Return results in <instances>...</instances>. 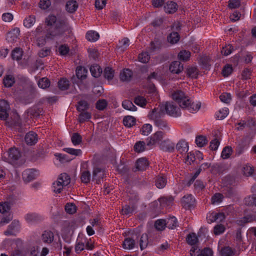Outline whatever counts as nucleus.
Returning a JSON list of instances; mask_svg holds the SVG:
<instances>
[{"mask_svg":"<svg viewBox=\"0 0 256 256\" xmlns=\"http://www.w3.org/2000/svg\"><path fill=\"white\" fill-rule=\"evenodd\" d=\"M58 180H60L64 186H68L70 182V178L66 173L60 174Z\"/></svg>","mask_w":256,"mask_h":256,"instance_id":"nucleus-36","label":"nucleus"},{"mask_svg":"<svg viewBox=\"0 0 256 256\" xmlns=\"http://www.w3.org/2000/svg\"><path fill=\"white\" fill-rule=\"evenodd\" d=\"M224 170L225 168L222 164L216 163L211 166L210 172L212 174H220L223 173Z\"/></svg>","mask_w":256,"mask_h":256,"instance_id":"nucleus-20","label":"nucleus"},{"mask_svg":"<svg viewBox=\"0 0 256 256\" xmlns=\"http://www.w3.org/2000/svg\"><path fill=\"white\" fill-rule=\"evenodd\" d=\"M160 148L164 151L172 152L174 150L175 144L167 140L161 142Z\"/></svg>","mask_w":256,"mask_h":256,"instance_id":"nucleus-10","label":"nucleus"},{"mask_svg":"<svg viewBox=\"0 0 256 256\" xmlns=\"http://www.w3.org/2000/svg\"><path fill=\"white\" fill-rule=\"evenodd\" d=\"M232 68L231 65L226 64L223 68L222 74L224 77L228 76L232 74Z\"/></svg>","mask_w":256,"mask_h":256,"instance_id":"nucleus-63","label":"nucleus"},{"mask_svg":"<svg viewBox=\"0 0 256 256\" xmlns=\"http://www.w3.org/2000/svg\"><path fill=\"white\" fill-rule=\"evenodd\" d=\"M242 172L244 174L245 176H250L254 172V169L253 167L251 166L250 165L246 164L243 166Z\"/></svg>","mask_w":256,"mask_h":256,"instance_id":"nucleus-53","label":"nucleus"},{"mask_svg":"<svg viewBox=\"0 0 256 256\" xmlns=\"http://www.w3.org/2000/svg\"><path fill=\"white\" fill-rule=\"evenodd\" d=\"M198 70L196 67H191L187 69V74L192 78H197Z\"/></svg>","mask_w":256,"mask_h":256,"instance_id":"nucleus-55","label":"nucleus"},{"mask_svg":"<svg viewBox=\"0 0 256 256\" xmlns=\"http://www.w3.org/2000/svg\"><path fill=\"white\" fill-rule=\"evenodd\" d=\"M114 70L110 67H106L104 71V76L108 80H112L114 76Z\"/></svg>","mask_w":256,"mask_h":256,"instance_id":"nucleus-42","label":"nucleus"},{"mask_svg":"<svg viewBox=\"0 0 256 256\" xmlns=\"http://www.w3.org/2000/svg\"><path fill=\"white\" fill-rule=\"evenodd\" d=\"M224 196L222 194L216 193L211 198L212 203L215 204H218L222 202Z\"/></svg>","mask_w":256,"mask_h":256,"instance_id":"nucleus-60","label":"nucleus"},{"mask_svg":"<svg viewBox=\"0 0 256 256\" xmlns=\"http://www.w3.org/2000/svg\"><path fill=\"white\" fill-rule=\"evenodd\" d=\"M228 114V109L226 108L219 110L216 114V118L219 120L225 118Z\"/></svg>","mask_w":256,"mask_h":256,"instance_id":"nucleus-52","label":"nucleus"},{"mask_svg":"<svg viewBox=\"0 0 256 256\" xmlns=\"http://www.w3.org/2000/svg\"><path fill=\"white\" fill-rule=\"evenodd\" d=\"M181 202L184 208H190L194 205L195 199L192 194H187L182 197Z\"/></svg>","mask_w":256,"mask_h":256,"instance_id":"nucleus-7","label":"nucleus"},{"mask_svg":"<svg viewBox=\"0 0 256 256\" xmlns=\"http://www.w3.org/2000/svg\"><path fill=\"white\" fill-rule=\"evenodd\" d=\"M90 69L92 75L95 78L99 77L102 72V68L98 64L92 66Z\"/></svg>","mask_w":256,"mask_h":256,"instance_id":"nucleus-27","label":"nucleus"},{"mask_svg":"<svg viewBox=\"0 0 256 256\" xmlns=\"http://www.w3.org/2000/svg\"><path fill=\"white\" fill-rule=\"evenodd\" d=\"M256 222V214H249L245 216L242 218L238 220V224L240 225H244L245 224L249 222Z\"/></svg>","mask_w":256,"mask_h":256,"instance_id":"nucleus-18","label":"nucleus"},{"mask_svg":"<svg viewBox=\"0 0 256 256\" xmlns=\"http://www.w3.org/2000/svg\"><path fill=\"white\" fill-rule=\"evenodd\" d=\"M190 56V52L186 50H183L180 51L178 54V57L179 59L183 61H187L188 60Z\"/></svg>","mask_w":256,"mask_h":256,"instance_id":"nucleus-49","label":"nucleus"},{"mask_svg":"<svg viewBox=\"0 0 256 256\" xmlns=\"http://www.w3.org/2000/svg\"><path fill=\"white\" fill-rule=\"evenodd\" d=\"M71 140L74 145H78L82 142V137L78 133L74 132L72 134Z\"/></svg>","mask_w":256,"mask_h":256,"instance_id":"nucleus-46","label":"nucleus"},{"mask_svg":"<svg viewBox=\"0 0 256 256\" xmlns=\"http://www.w3.org/2000/svg\"><path fill=\"white\" fill-rule=\"evenodd\" d=\"M50 85V82L48 79L46 78H41L38 82V86L42 88H48Z\"/></svg>","mask_w":256,"mask_h":256,"instance_id":"nucleus-59","label":"nucleus"},{"mask_svg":"<svg viewBox=\"0 0 256 256\" xmlns=\"http://www.w3.org/2000/svg\"><path fill=\"white\" fill-rule=\"evenodd\" d=\"M150 58V56L148 52H142L138 55V60L142 63L148 62Z\"/></svg>","mask_w":256,"mask_h":256,"instance_id":"nucleus-57","label":"nucleus"},{"mask_svg":"<svg viewBox=\"0 0 256 256\" xmlns=\"http://www.w3.org/2000/svg\"><path fill=\"white\" fill-rule=\"evenodd\" d=\"M108 102L106 100H99L96 104V108L99 110H104L107 106Z\"/></svg>","mask_w":256,"mask_h":256,"instance_id":"nucleus-50","label":"nucleus"},{"mask_svg":"<svg viewBox=\"0 0 256 256\" xmlns=\"http://www.w3.org/2000/svg\"><path fill=\"white\" fill-rule=\"evenodd\" d=\"M36 22V18L34 16H29L24 20V25L26 28H30Z\"/></svg>","mask_w":256,"mask_h":256,"instance_id":"nucleus-43","label":"nucleus"},{"mask_svg":"<svg viewBox=\"0 0 256 256\" xmlns=\"http://www.w3.org/2000/svg\"><path fill=\"white\" fill-rule=\"evenodd\" d=\"M24 140L27 144L34 145L38 142V135L36 132H30L26 134Z\"/></svg>","mask_w":256,"mask_h":256,"instance_id":"nucleus-11","label":"nucleus"},{"mask_svg":"<svg viewBox=\"0 0 256 256\" xmlns=\"http://www.w3.org/2000/svg\"><path fill=\"white\" fill-rule=\"evenodd\" d=\"M78 4L76 1L70 0L66 2V10L70 14L74 13L78 8Z\"/></svg>","mask_w":256,"mask_h":256,"instance_id":"nucleus-15","label":"nucleus"},{"mask_svg":"<svg viewBox=\"0 0 256 256\" xmlns=\"http://www.w3.org/2000/svg\"><path fill=\"white\" fill-rule=\"evenodd\" d=\"M180 39V36L176 32H172L170 34L168 37L167 40L168 42L171 44H176Z\"/></svg>","mask_w":256,"mask_h":256,"instance_id":"nucleus-24","label":"nucleus"},{"mask_svg":"<svg viewBox=\"0 0 256 256\" xmlns=\"http://www.w3.org/2000/svg\"><path fill=\"white\" fill-rule=\"evenodd\" d=\"M172 98L176 101L180 106L182 109H186L190 112H197L200 108V102L194 103L192 102L188 96H186L184 93L180 90H177L172 94Z\"/></svg>","mask_w":256,"mask_h":256,"instance_id":"nucleus-1","label":"nucleus"},{"mask_svg":"<svg viewBox=\"0 0 256 256\" xmlns=\"http://www.w3.org/2000/svg\"><path fill=\"white\" fill-rule=\"evenodd\" d=\"M178 4L176 2L170 1L168 2L164 6V10L166 13L173 14L178 10Z\"/></svg>","mask_w":256,"mask_h":256,"instance_id":"nucleus-19","label":"nucleus"},{"mask_svg":"<svg viewBox=\"0 0 256 256\" xmlns=\"http://www.w3.org/2000/svg\"><path fill=\"white\" fill-rule=\"evenodd\" d=\"M91 114L86 111L80 112L78 116V121L80 123H82L85 121L90 120L91 118Z\"/></svg>","mask_w":256,"mask_h":256,"instance_id":"nucleus-41","label":"nucleus"},{"mask_svg":"<svg viewBox=\"0 0 256 256\" xmlns=\"http://www.w3.org/2000/svg\"><path fill=\"white\" fill-rule=\"evenodd\" d=\"M169 70L172 74H179L183 70L184 66L180 62L174 61L170 64Z\"/></svg>","mask_w":256,"mask_h":256,"instance_id":"nucleus-9","label":"nucleus"},{"mask_svg":"<svg viewBox=\"0 0 256 256\" xmlns=\"http://www.w3.org/2000/svg\"><path fill=\"white\" fill-rule=\"evenodd\" d=\"M64 186L58 180L53 183L54 192L56 193L60 194L61 192L63 187Z\"/></svg>","mask_w":256,"mask_h":256,"instance_id":"nucleus-58","label":"nucleus"},{"mask_svg":"<svg viewBox=\"0 0 256 256\" xmlns=\"http://www.w3.org/2000/svg\"><path fill=\"white\" fill-rule=\"evenodd\" d=\"M132 72L129 69H124L120 74V80L124 81H130L132 77Z\"/></svg>","mask_w":256,"mask_h":256,"instance_id":"nucleus-26","label":"nucleus"},{"mask_svg":"<svg viewBox=\"0 0 256 256\" xmlns=\"http://www.w3.org/2000/svg\"><path fill=\"white\" fill-rule=\"evenodd\" d=\"M68 30V23L67 20L64 18H58L57 22L55 24V30L52 32V36H59Z\"/></svg>","mask_w":256,"mask_h":256,"instance_id":"nucleus-3","label":"nucleus"},{"mask_svg":"<svg viewBox=\"0 0 256 256\" xmlns=\"http://www.w3.org/2000/svg\"><path fill=\"white\" fill-rule=\"evenodd\" d=\"M165 220L166 222V227L169 229H174L178 226V221L174 216L170 217Z\"/></svg>","mask_w":256,"mask_h":256,"instance_id":"nucleus-34","label":"nucleus"},{"mask_svg":"<svg viewBox=\"0 0 256 256\" xmlns=\"http://www.w3.org/2000/svg\"><path fill=\"white\" fill-rule=\"evenodd\" d=\"M19 30H14L13 31L10 32L8 33L6 35V40H7L11 43H12L16 40L18 35L19 34Z\"/></svg>","mask_w":256,"mask_h":256,"instance_id":"nucleus-28","label":"nucleus"},{"mask_svg":"<svg viewBox=\"0 0 256 256\" xmlns=\"http://www.w3.org/2000/svg\"><path fill=\"white\" fill-rule=\"evenodd\" d=\"M15 82V78L12 75L8 74L4 76L3 83L6 87H11Z\"/></svg>","mask_w":256,"mask_h":256,"instance_id":"nucleus-30","label":"nucleus"},{"mask_svg":"<svg viewBox=\"0 0 256 256\" xmlns=\"http://www.w3.org/2000/svg\"><path fill=\"white\" fill-rule=\"evenodd\" d=\"M166 222L165 220L160 219L156 221L154 226L158 230H162L166 227Z\"/></svg>","mask_w":256,"mask_h":256,"instance_id":"nucleus-47","label":"nucleus"},{"mask_svg":"<svg viewBox=\"0 0 256 256\" xmlns=\"http://www.w3.org/2000/svg\"><path fill=\"white\" fill-rule=\"evenodd\" d=\"M135 240L130 238H126L123 242V248L126 250H131L134 247Z\"/></svg>","mask_w":256,"mask_h":256,"instance_id":"nucleus-31","label":"nucleus"},{"mask_svg":"<svg viewBox=\"0 0 256 256\" xmlns=\"http://www.w3.org/2000/svg\"><path fill=\"white\" fill-rule=\"evenodd\" d=\"M148 166V160L144 158H139L137 160L136 164V168L138 170H144Z\"/></svg>","mask_w":256,"mask_h":256,"instance_id":"nucleus-16","label":"nucleus"},{"mask_svg":"<svg viewBox=\"0 0 256 256\" xmlns=\"http://www.w3.org/2000/svg\"><path fill=\"white\" fill-rule=\"evenodd\" d=\"M42 108L36 106L30 108L27 110L28 116H30L33 118L38 117L40 114H42Z\"/></svg>","mask_w":256,"mask_h":256,"instance_id":"nucleus-17","label":"nucleus"},{"mask_svg":"<svg viewBox=\"0 0 256 256\" xmlns=\"http://www.w3.org/2000/svg\"><path fill=\"white\" fill-rule=\"evenodd\" d=\"M82 182L85 184H88L90 181V174L88 171H84L82 173L80 177Z\"/></svg>","mask_w":256,"mask_h":256,"instance_id":"nucleus-62","label":"nucleus"},{"mask_svg":"<svg viewBox=\"0 0 256 256\" xmlns=\"http://www.w3.org/2000/svg\"><path fill=\"white\" fill-rule=\"evenodd\" d=\"M86 36L88 41L95 42L98 39L100 36L96 32L90 30L87 32Z\"/></svg>","mask_w":256,"mask_h":256,"instance_id":"nucleus-37","label":"nucleus"},{"mask_svg":"<svg viewBox=\"0 0 256 256\" xmlns=\"http://www.w3.org/2000/svg\"><path fill=\"white\" fill-rule=\"evenodd\" d=\"M22 49L20 48H16L12 50L11 56L14 60L19 61L22 59Z\"/></svg>","mask_w":256,"mask_h":256,"instance_id":"nucleus-25","label":"nucleus"},{"mask_svg":"<svg viewBox=\"0 0 256 256\" xmlns=\"http://www.w3.org/2000/svg\"><path fill=\"white\" fill-rule=\"evenodd\" d=\"M166 178L163 174L158 176L156 178V186L158 188H164L166 186Z\"/></svg>","mask_w":256,"mask_h":256,"instance_id":"nucleus-21","label":"nucleus"},{"mask_svg":"<svg viewBox=\"0 0 256 256\" xmlns=\"http://www.w3.org/2000/svg\"><path fill=\"white\" fill-rule=\"evenodd\" d=\"M8 159L10 163H14L21 156V154L18 148H10L7 152Z\"/></svg>","mask_w":256,"mask_h":256,"instance_id":"nucleus-6","label":"nucleus"},{"mask_svg":"<svg viewBox=\"0 0 256 256\" xmlns=\"http://www.w3.org/2000/svg\"><path fill=\"white\" fill-rule=\"evenodd\" d=\"M244 204L253 208L252 211L256 212V194H252L245 198Z\"/></svg>","mask_w":256,"mask_h":256,"instance_id":"nucleus-13","label":"nucleus"},{"mask_svg":"<svg viewBox=\"0 0 256 256\" xmlns=\"http://www.w3.org/2000/svg\"><path fill=\"white\" fill-rule=\"evenodd\" d=\"M25 220L28 222H36L42 220V217L36 213H28L25 216Z\"/></svg>","mask_w":256,"mask_h":256,"instance_id":"nucleus-22","label":"nucleus"},{"mask_svg":"<svg viewBox=\"0 0 256 256\" xmlns=\"http://www.w3.org/2000/svg\"><path fill=\"white\" fill-rule=\"evenodd\" d=\"M164 106L162 105L160 108H155L150 111L149 112L148 117L149 119L155 122L156 120H159L164 118Z\"/></svg>","mask_w":256,"mask_h":256,"instance_id":"nucleus-5","label":"nucleus"},{"mask_svg":"<svg viewBox=\"0 0 256 256\" xmlns=\"http://www.w3.org/2000/svg\"><path fill=\"white\" fill-rule=\"evenodd\" d=\"M54 234L50 230H46L42 236V238L44 242L50 244L54 240Z\"/></svg>","mask_w":256,"mask_h":256,"instance_id":"nucleus-23","label":"nucleus"},{"mask_svg":"<svg viewBox=\"0 0 256 256\" xmlns=\"http://www.w3.org/2000/svg\"><path fill=\"white\" fill-rule=\"evenodd\" d=\"M176 150L180 154L187 152L188 150V144L184 140H180L176 146Z\"/></svg>","mask_w":256,"mask_h":256,"instance_id":"nucleus-14","label":"nucleus"},{"mask_svg":"<svg viewBox=\"0 0 256 256\" xmlns=\"http://www.w3.org/2000/svg\"><path fill=\"white\" fill-rule=\"evenodd\" d=\"M198 238L194 233L190 234L186 238L187 242L190 245H194L198 242Z\"/></svg>","mask_w":256,"mask_h":256,"instance_id":"nucleus-51","label":"nucleus"},{"mask_svg":"<svg viewBox=\"0 0 256 256\" xmlns=\"http://www.w3.org/2000/svg\"><path fill=\"white\" fill-rule=\"evenodd\" d=\"M232 152V148L230 146H226L224 148L222 154L221 156L224 159H226L230 158Z\"/></svg>","mask_w":256,"mask_h":256,"instance_id":"nucleus-56","label":"nucleus"},{"mask_svg":"<svg viewBox=\"0 0 256 256\" xmlns=\"http://www.w3.org/2000/svg\"><path fill=\"white\" fill-rule=\"evenodd\" d=\"M136 118L130 116H128L124 117L123 119L124 124L127 127H132L136 124Z\"/></svg>","mask_w":256,"mask_h":256,"instance_id":"nucleus-33","label":"nucleus"},{"mask_svg":"<svg viewBox=\"0 0 256 256\" xmlns=\"http://www.w3.org/2000/svg\"><path fill=\"white\" fill-rule=\"evenodd\" d=\"M154 124L155 126H158L160 129L168 130H170L167 122L164 119V118L159 120H156V121L154 122Z\"/></svg>","mask_w":256,"mask_h":256,"instance_id":"nucleus-32","label":"nucleus"},{"mask_svg":"<svg viewBox=\"0 0 256 256\" xmlns=\"http://www.w3.org/2000/svg\"><path fill=\"white\" fill-rule=\"evenodd\" d=\"M122 107L127 110L130 111H136L137 108L130 100H126L122 102Z\"/></svg>","mask_w":256,"mask_h":256,"instance_id":"nucleus-38","label":"nucleus"},{"mask_svg":"<svg viewBox=\"0 0 256 256\" xmlns=\"http://www.w3.org/2000/svg\"><path fill=\"white\" fill-rule=\"evenodd\" d=\"M89 108V104L86 100H82L78 102V110L80 112L86 111Z\"/></svg>","mask_w":256,"mask_h":256,"instance_id":"nucleus-48","label":"nucleus"},{"mask_svg":"<svg viewBox=\"0 0 256 256\" xmlns=\"http://www.w3.org/2000/svg\"><path fill=\"white\" fill-rule=\"evenodd\" d=\"M58 86L60 90H64L68 88L70 82L66 78L60 79L58 82Z\"/></svg>","mask_w":256,"mask_h":256,"instance_id":"nucleus-45","label":"nucleus"},{"mask_svg":"<svg viewBox=\"0 0 256 256\" xmlns=\"http://www.w3.org/2000/svg\"><path fill=\"white\" fill-rule=\"evenodd\" d=\"M164 106V110H165L168 114L173 116L178 117L181 114L180 108L176 106L173 102H167Z\"/></svg>","mask_w":256,"mask_h":256,"instance_id":"nucleus-4","label":"nucleus"},{"mask_svg":"<svg viewBox=\"0 0 256 256\" xmlns=\"http://www.w3.org/2000/svg\"><path fill=\"white\" fill-rule=\"evenodd\" d=\"M174 200V198L172 196L162 197L158 199V201L162 206H170L172 205Z\"/></svg>","mask_w":256,"mask_h":256,"instance_id":"nucleus-29","label":"nucleus"},{"mask_svg":"<svg viewBox=\"0 0 256 256\" xmlns=\"http://www.w3.org/2000/svg\"><path fill=\"white\" fill-rule=\"evenodd\" d=\"M195 142L196 144L198 147H203L208 144V140L206 136L200 135L196 138Z\"/></svg>","mask_w":256,"mask_h":256,"instance_id":"nucleus-35","label":"nucleus"},{"mask_svg":"<svg viewBox=\"0 0 256 256\" xmlns=\"http://www.w3.org/2000/svg\"><path fill=\"white\" fill-rule=\"evenodd\" d=\"M105 176L106 173L104 169L99 168H96L94 169L92 179L96 181V184H99Z\"/></svg>","mask_w":256,"mask_h":256,"instance_id":"nucleus-8","label":"nucleus"},{"mask_svg":"<svg viewBox=\"0 0 256 256\" xmlns=\"http://www.w3.org/2000/svg\"><path fill=\"white\" fill-rule=\"evenodd\" d=\"M36 170L34 169L26 170L22 173V178L26 182H30L36 178Z\"/></svg>","mask_w":256,"mask_h":256,"instance_id":"nucleus-12","label":"nucleus"},{"mask_svg":"<svg viewBox=\"0 0 256 256\" xmlns=\"http://www.w3.org/2000/svg\"><path fill=\"white\" fill-rule=\"evenodd\" d=\"M220 99L222 102L226 104H228L232 100V96L230 93H222L220 96Z\"/></svg>","mask_w":256,"mask_h":256,"instance_id":"nucleus-64","label":"nucleus"},{"mask_svg":"<svg viewBox=\"0 0 256 256\" xmlns=\"http://www.w3.org/2000/svg\"><path fill=\"white\" fill-rule=\"evenodd\" d=\"M148 236L146 234H143L140 240V246L141 250L146 248L148 245Z\"/></svg>","mask_w":256,"mask_h":256,"instance_id":"nucleus-40","label":"nucleus"},{"mask_svg":"<svg viewBox=\"0 0 256 256\" xmlns=\"http://www.w3.org/2000/svg\"><path fill=\"white\" fill-rule=\"evenodd\" d=\"M134 102L136 105L141 107H144L147 104L146 99L144 96H138L135 97Z\"/></svg>","mask_w":256,"mask_h":256,"instance_id":"nucleus-44","label":"nucleus"},{"mask_svg":"<svg viewBox=\"0 0 256 256\" xmlns=\"http://www.w3.org/2000/svg\"><path fill=\"white\" fill-rule=\"evenodd\" d=\"M145 142L143 141H139L134 146V150L137 152H140L144 150Z\"/></svg>","mask_w":256,"mask_h":256,"instance_id":"nucleus-61","label":"nucleus"},{"mask_svg":"<svg viewBox=\"0 0 256 256\" xmlns=\"http://www.w3.org/2000/svg\"><path fill=\"white\" fill-rule=\"evenodd\" d=\"M220 253L222 256H232L234 255V250L229 246H226L222 248Z\"/></svg>","mask_w":256,"mask_h":256,"instance_id":"nucleus-54","label":"nucleus"},{"mask_svg":"<svg viewBox=\"0 0 256 256\" xmlns=\"http://www.w3.org/2000/svg\"><path fill=\"white\" fill-rule=\"evenodd\" d=\"M8 111L0 110V119L6 121L5 124L6 126L22 132V123L19 116L16 112H14L10 118H8Z\"/></svg>","mask_w":256,"mask_h":256,"instance_id":"nucleus-2","label":"nucleus"},{"mask_svg":"<svg viewBox=\"0 0 256 256\" xmlns=\"http://www.w3.org/2000/svg\"><path fill=\"white\" fill-rule=\"evenodd\" d=\"M86 72L87 70L84 68L82 66L78 67L76 70V76L80 80H82L85 79L86 76Z\"/></svg>","mask_w":256,"mask_h":256,"instance_id":"nucleus-39","label":"nucleus"}]
</instances>
